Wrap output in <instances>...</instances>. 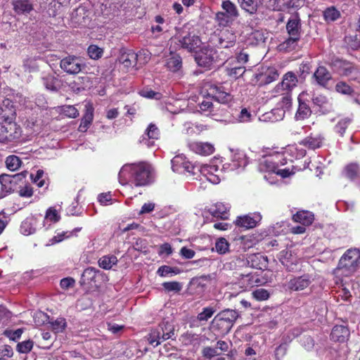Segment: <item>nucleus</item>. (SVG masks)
Wrapping results in <instances>:
<instances>
[{"instance_id": "obj_48", "label": "nucleus", "mask_w": 360, "mask_h": 360, "mask_svg": "<svg viewBox=\"0 0 360 360\" xmlns=\"http://www.w3.org/2000/svg\"><path fill=\"white\" fill-rule=\"evenodd\" d=\"M34 342L31 340H27L18 343L16 351L20 354H27L33 348Z\"/></svg>"}, {"instance_id": "obj_25", "label": "nucleus", "mask_w": 360, "mask_h": 360, "mask_svg": "<svg viewBox=\"0 0 360 360\" xmlns=\"http://www.w3.org/2000/svg\"><path fill=\"white\" fill-rule=\"evenodd\" d=\"M229 207L222 202H217L209 209L210 213L214 217L226 219L229 217Z\"/></svg>"}, {"instance_id": "obj_42", "label": "nucleus", "mask_w": 360, "mask_h": 360, "mask_svg": "<svg viewBox=\"0 0 360 360\" xmlns=\"http://www.w3.org/2000/svg\"><path fill=\"white\" fill-rule=\"evenodd\" d=\"M0 184L1 185V191H0V199L6 196L11 191V186L8 185L11 184L10 176L8 175L3 174L0 176Z\"/></svg>"}, {"instance_id": "obj_55", "label": "nucleus", "mask_w": 360, "mask_h": 360, "mask_svg": "<svg viewBox=\"0 0 360 360\" xmlns=\"http://www.w3.org/2000/svg\"><path fill=\"white\" fill-rule=\"evenodd\" d=\"M324 18L327 21H335L340 18V13L334 7L327 8L323 13Z\"/></svg>"}, {"instance_id": "obj_44", "label": "nucleus", "mask_w": 360, "mask_h": 360, "mask_svg": "<svg viewBox=\"0 0 360 360\" xmlns=\"http://www.w3.org/2000/svg\"><path fill=\"white\" fill-rule=\"evenodd\" d=\"M274 96L281 95L282 96L281 100L278 102V105L285 110V112L288 110L291 105V96L289 93L280 92L274 93Z\"/></svg>"}, {"instance_id": "obj_61", "label": "nucleus", "mask_w": 360, "mask_h": 360, "mask_svg": "<svg viewBox=\"0 0 360 360\" xmlns=\"http://www.w3.org/2000/svg\"><path fill=\"white\" fill-rule=\"evenodd\" d=\"M252 115L246 108H243L236 115V120L238 122H248L251 120Z\"/></svg>"}, {"instance_id": "obj_35", "label": "nucleus", "mask_w": 360, "mask_h": 360, "mask_svg": "<svg viewBox=\"0 0 360 360\" xmlns=\"http://www.w3.org/2000/svg\"><path fill=\"white\" fill-rule=\"evenodd\" d=\"M221 8L224 13L233 20L239 16V12L237 6L230 0L224 1L221 4Z\"/></svg>"}, {"instance_id": "obj_46", "label": "nucleus", "mask_w": 360, "mask_h": 360, "mask_svg": "<svg viewBox=\"0 0 360 360\" xmlns=\"http://www.w3.org/2000/svg\"><path fill=\"white\" fill-rule=\"evenodd\" d=\"M6 165L9 170L16 171L21 165V160L16 155H9L6 159Z\"/></svg>"}, {"instance_id": "obj_45", "label": "nucleus", "mask_w": 360, "mask_h": 360, "mask_svg": "<svg viewBox=\"0 0 360 360\" xmlns=\"http://www.w3.org/2000/svg\"><path fill=\"white\" fill-rule=\"evenodd\" d=\"M230 244L224 238H220L215 242V250L220 255H224L229 251Z\"/></svg>"}, {"instance_id": "obj_7", "label": "nucleus", "mask_w": 360, "mask_h": 360, "mask_svg": "<svg viewBox=\"0 0 360 360\" xmlns=\"http://www.w3.org/2000/svg\"><path fill=\"white\" fill-rule=\"evenodd\" d=\"M217 51L210 46L200 48L195 54V60L199 66L210 68L217 61Z\"/></svg>"}, {"instance_id": "obj_43", "label": "nucleus", "mask_w": 360, "mask_h": 360, "mask_svg": "<svg viewBox=\"0 0 360 360\" xmlns=\"http://www.w3.org/2000/svg\"><path fill=\"white\" fill-rule=\"evenodd\" d=\"M300 37L289 36L283 43L280 45V49L285 51H290L295 49L297 44V41L300 39Z\"/></svg>"}, {"instance_id": "obj_1", "label": "nucleus", "mask_w": 360, "mask_h": 360, "mask_svg": "<svg viewBox=\"0 0 360 360\" xmlns=\"http://www.w3.org/2000/svg\"><path fill=\"white\" fill-rule=\"evenodd\" d=\"M307 167L308 165H304L303 169ZM259 169L263 172L276 174L284 179L292 176L302 168L297 165H288L285 151L271 149L259 159Z\"/></svg>"}, {"instance_id": "obj_30", "label": "nucleus", "mask_w": 360, "mask_h": 360, "mask_svg": "<svg viewBox=\"0 0 360 360\" xmlns=\"http://www.w3.org/2000/svg\"><path fill=\"white\" fill-rule=\"evenodd\" d=\"M307 95V94L306 92H302L299 95V107L295 114V117L297 120H304L311 114V110L309 107L306 103L301 101L302 99H304V97Z\"/></svg>"}, {"instance_id": "obj_23", "label": "nucleus", "mask_w": 360, "mask_h": 360, "mask_svg": "<svg viewBox=\"0 0 360 360\" xmlns=\"http://www.w3.org/2000/svg\"><path fill=\"white\" fill-rule=\"evenodd\" d=\"M349 336V329L344 326H335L333 327L330 337L336 342H344L347 341Z\"/></svg>"}, {"instance_id": "obj_59", "label": "nucleus", "mask_w": 360, "mask_h": 360, "mask_svg": "<svg viewBox=\"0 0 360 360\" xmlns=\"http://www.w3.org/2000/svg\"><path fill=\"white\" fill-rule=\"evenodd\" d=\"M253 297L257 301H264L269 299V292L264 288H259L252 292Z\"/></svg>"}, {"instance_id": "obj_52", "label": "nucleus", "mask_w": 360, "mask_h": 360, "mask_svg": "<svg viewBox=\"0 0 360 360\" xmlns=\"http://www.w3.org/2000/svg\"><path fill=\"white\" fill-rule=\"evenodd\" d=\"M351 119L349 117H345L339 120L338 124L335 127V130L340 136H343L346 129L351 122Z\"/></svg>"}, {"instance_id": "obj_3", "label": "nucleus", "mask_w": 360, "mask_h": 360, "mask_svg": "<svg viewBox=\"0 0 360 360\" xmlns=\"http://www.w3.org/2000/svg\"><path fill=\"white\" fill-rule=\"evenodd\" d=\"M118 178L122 185L131 183L136 186H146L152 181V168L146 163L127 164L121 168Z\"/></svg>"}, {"instance_id": "obj_38", "label": "nucleus", "mask_w": 360, "mask_h": 360, "mask_svg": "<svg viewBox=\"0 0 360 360\" xmlns=\"http://www.w3.org/2000/svg\"><path fill=\"white\" fill-rule=\"evenodd\" d=\"M43 83L46 89L52 91H56L60 87L59 80L53 75H46L43 77Z\"/></svg>"}, {"instance_id": "obj_37", "label": "nucleus", "mask_w": 360, "mask_h": 360, "mask_svg": "<svg viewBox=\"0 0 360 360\" xmlns=\"http://www.w3.org/2000/svg\"><path fill=\"white\" fill-rule=\"evenodd\" d=\"M162 332V340L173 339L174 338V325L169 322H162L159 325Z\"/></svg>"}, {"instance_id": "obj_2", "label": "nucleus", "mask_w": 360, "mask_h": 360, "mask_svg": "<svg viewBox=\"0 0 360 360\" xmlns=\"http://www.w3.org/2000/svg\"><path fill=\"white\" fill-rule=\"evenodd\" d=\"M232 163L229 167L222 165L223 160L219 158H214L208 164L202 165L200 167V173L206 177L207 180L213 184H217L221 179L224 178V170L233 171L243 169L248 160L243 151L237 150L232 156Z\"/></svg>"}, {"instance_id": "obj_19", "label": "nucleus", "mask_w": 360, "mask_h": 360, "mask_svg": "<svg viewBox=\"0 0 360 360\" xmlns=\"http://www.w3.org/2000/svg\"><path fill=\"white\" fill-rule=\"evenodd\" d=\"M313 78L319 85L326 87L328 82L332 79V75L326 67L320 65L314 72Z\"/></svg>"}, {"instance_id": "obj_24", "label": "nucleus", "mask_w": 360, "mask_h": 360, "mask_svg": "<svg viewBox=\"0 0 360 360\" xmlns=\"http://www.w3.org/2000/svg\"><path fill=\"white\" fill-rule=\"evenodd\" d=\"M240 283L243 288L247 289L250 288L254 285H260L262 281L258 275L250 272L240 275Z\"/></svg>"}, {"instance_id": "obj_63", "label": "nucleus", "mask_w": 360, "mask_h": 360, "mask_svg": "<svg viewBox=\"0 0 360 360\" xmlns=\"http://www.w3.org/2000/svg\"><path fill=\"white\" fill-rule=\"evenodd\" d=\"M97 200L101 205H108V204L112 203V198L110 192L99 194Z\"/></svg>"}, {"instance_id": "obj_47", "label": "nucleus", "mask_w": 360, "mask_h": 360, "mask_svg": "<svg viewBox=\"0 0 360 360\" xmlns=\"http://www.w3.org/2000/svg\"><path fill=\"white\" fill-rule=\"evenodd\" d=\"M285 153L290 154L296 159H300L305 155L306 150L298 146H289L285 150Z\"/></svg>"}, {"instance_id": "obj_54", "label": "nucleus", "mask_w": 360, "mask_h": 360, "mask_svg": "<svg viewBox=\"0 0 360 360\" xmlns=\"http://www.w3.org/2000/svg\"><path fill=\"white\" fill-rule=\"evenodd\" d=\"M242 243L245 249H248L258 243L259 239L255 235L245 236L241 238Z\"/></svg>"}, {"instance_id": "obj_16", "label": "nucleus", "mask_w": 360, "mask_h": 360, "mask_svg": "<svg viewBox=\"0 0 360 360\" xmlns=\"http://www.w3.org/2000/svg\"><path fill=\"white\" fill-rule=\"evenodd\" d=\"M189 149L198 155L207 156L214 152V145L209 142L193 141L188 143Z\"/></svg>"}, {"instance_id": "obj_36", "label": "nucleus", "mask_w": 360, "mask_h": 360, "mask_svg": "<svg viewBox=\"0 0 360 360\" xmlns=\"http://www.w3.org/2000/svg\"><path fill=\"white\" fill-rule=\"evenodd\" d=\"M238 4L241 9L251 15L256 13L257 11L258 4L256 0H238Z\"/></svg>"}, {"instance_id": "obj_12", "label": "nucleus", "mask_w": 360, "mask_h": 360, "mask_svg": "<svg viewBox=\"0 0 360 360\" xmlns=\"http://www.w3.org/2000/svg\"><path fill=\"white\" fill-rule=\"evenodd\" d=\"M82 60L75 56H68L61 60L60 68L68 74H77L82 70Z\"/></svg>"}, {"instance_id": "obj_49", "label": "nucleus", "mask_w": 360, "mask_h": 360, "mask_svg": "<svg viewBox=\"0 0 360 360\" xmlns=\"http://www.w3.org/2000/svg\"><path fill=\"white\" fill-rule=\"evenodd\" d=\"M212 97L208 96L200 103V111L206 115H209L214 107L212 102Z\"/></svg>"}, {"instance_id": "obj_9", "label": "nucleus", "mask_w": 360, "mask_h": 360, "mask_svg": "<svg viewBox=\"0 0 360 360\" xmlns=\"http://www.w3.org/2000/svg\"><path fill=\"white\" fill-rule=\"evenodd\" d=\"M172 169L173 172L183 174V173H190L195 174L194 169H198L200 172V167L193 166L183 155H176L171 160Z\"/></svg>"}, {"instance_id": "obj_33", "label": "nucleus", "mask_w": 360, "mask_h": 360, "mask_svg": "<svg viewBox=\"0 0 360 360\" xmlns=\"http://www.w3.org/2000/svg\"><path fill=\"white\" fill-rule=\"evenodd\" d=\"M285 113V110L278 105L277 108L264 114L262 115V120L269 121L271 122H278L283 119Z\"/></svg>"}, {"instance_id": "obj_14", "label": "nucleus", "mask_w": 360, "mask_h": 360, "mask_svg": "<svg viewBox=\"0 0 360 360\" xmlns=\"http://www.w3.org/2000/svg\"><path fill=\"white\" fill-rule=\"evenodd\" d=\"M313 280L314 279L311 275L304 274L290 279L287 283V287L290 290H303L311 283Z\"/></svg>"}, {"instance_id": "obj_32", "label": "nucleus", "mask_w": 360, "mask_h": 360, "mask_svg": "<svg viewBox=\"0 0 360 360\" xmlns=\"http://www.w3.org/2000/svg\"><path fill=\"white\" fill-rule=\"evenodd\" d=\"M236 34L230 30H225L221 33V36L219 39V44L221 48H229L232 47L236 41Z\"/></svg>"}, {"instance_id": "obj_5", "label": "nucleus", "mask_w": 360, "mask_h": 360, "mask_svg": "<svg viewBox=\"0 0 360 360\" xmlns=\"http://www.w3.org/2000/svg\"><path fill=\"white\" fill-rule=\"evenodd\" d=\"M360 266V251L356 248L349 249L341 257L335 270L337 276H349Z\"/></svg>"}, {"instance_id": "obj_27", "label": "nucleus", "mask_w": 360, "mask_h": 360, "mask_svg": "<svg viewBox=\"0 0 360 360\" xmlns=\"http://www.w3.org/2000/svg\"><path fill=\"white\" fill-rule=\"evenodd\" d=\"M278 77V71L274 68H269L257 76L258 81L263 84H268L275 81Z\"/></svg>"}, {"instance_id": "obj_10", "label": "nucleus", "mask_w": 360, "mask_h": 360, "mask_svg": "<svg viewBox=\"0 0 360 360\" xmlns=\"http://www.w3.org/2000/svg\"><path fill=\"white\" fill-rule=\"evenodd\" d=\"M298 79L295 73L288 72L283 75V80L278 84L273 90V93L285 92L290 94L291 91L297 86Z\"/></svg>"}, {"instance_id": "obj_20", "label": "nucleus", "mask_w": 360, "mask_h": 360, "mask_svg": "<svg viewBox=\"0 0 360 360\" xmlns=\"http://www.w3.org/2000/svg\"><path fill=\"white\" fill-rule=\"evenodd\" d=\"M159 134L158 127L153 124H150L140 141L143 145L150 147L153 145L154 140L158 139Z\"/></svg>"}, {"instance_id": "obj_53", "label": "nucleus", "mask_w": 360, "mask_h": 360, "mask_svg": "<svg viewBox=\"0 0 360 360\" xmlns=\"http://www.w3.org/2000/svg\"><path fill=\"white\" fill-rule=\"evenodd\" d=\"M60 219L58 212L54 207H49L45 214V221H49L52 223H56Z\"/></svg>"}, {"instance_id": "obj_22", "label": "nucleus", "mask_w": 360, "mask_h": 360, "mask_svg": "<svg viewBox=\"0 0 360 360\" xmlns=\"http://www.w3.org/2000/svg\"><path fill=\"white\" fill-rule=\"evenodd\" d=\"M314 105L320 108L323 113L330 112L333 109V103L330 98L322 94L314 95L312 98Z\"/></svg>"}, {"instance_id": "obj_39", "label": "nucleus", "mask_w": 360, "mask_h": 360, "mask_svg": "<svg viewBox=\"0 0 360 360\" xmlns=\"http://www.w3.org/2000/svg\"><path fill=\"white\" fill-rule=\"evenodd\" d=\"M118 260L114 255H105L100 258L98 265L104 269H110L114 265H116Z\"/></svg>"}, {"instance_id": "obj_60", "label": "nucleus", "mask_w": 360, "mask_h": 360, "mask_svg": "<svg viewBox=\"0 0 360 360\" xmlns=\"http://www.w3.org/2000/svg\"><path fill=\"white\" fill-rule=\"evenodd\" d=\"M216 20L220 26L226 27L233 20L229 18L224 12H218L216 14Z\"/></svg>"}, {"instance_id": "obj_41", "label": "nucleus", "mask_w": 360, "mask_h": 360, "mask_svg": "<svg viewBox=\"0 0 360 360\" xmlns=\"http://www.w3.org/2000/svg\"><path fill=\"white\" fill-rule=\"evenodd\" d=\"M157 273L161 277H167L179 274L181 270L178 267L163 265L158 268Z\"/></svg>"}, {"instance_id": "obj_29", "label": "nucleus", "mask_w": 360, "mask_h": 360, "mask_svg": "<svg viewBox=\"0 0 360 360\" xmlns=\"http://www.w3.org/2000/svg\"><path fill=\"white\" fill-rule=\"evenodd\" d=\"M13 10L18 14H27L33 10L32 3L29 0L13 1Z\"/></svg>"}, {"instance_id": "obj_26", "label": "nucleus", "mask_w": 360, "mask_h": 360, "mask_svg": "<svg viewBox=\"0 0 360 360\" xmlns=\"http://www.w3.org/2000/svg\"><path fill=\"white\" fill-rule=\"evenodd\" d=\"M300 29L301 24L300 18L297 15L291 16L286 25V30L289 36L300 37Z\"/></svg>"}, {"instance_id": "obj_57", "label": "nucleus", "mask_w": 360, "mask_h": 360, "mask_svg": "<svg viewBox=\"0 0 360 360\" xmlns=\"http://www.w3.org/2000/svg\"><path fill=\"white\" fill-rule=\"evenodd\" d=\"M215 312V309L212 307H205L203 309L202 311L198 314V319L200 321H207L209 319H210L214 313Z\"/></svg>"}, {"instance_id": "obj_11", "label": "nucleus", "mask_w": 360, "mask_h": 360, "mask_svg": "<svg viewBox=\"0 0 360 360\" xmlns=\"http://www.w3.org/2000/svg\"><path fill=\"white\" fill-rule=\"evenodd\" d=\"M262 218V217L259 212L250 213L238 217L235 224L236 226L246 229H253L259 224Z\"/></svg>"}, {"instance_id": "obj_15", "label": "nucleus", "mask_w": 360, "mask_h": 360, "mask_svg": "<svg viewBox=\"0 0 360 360\" xmlns=\"http://www.w3.org/2000/svg\"><path fill=\"white\" fill-rule=\"evenodd\" d=\"M142 55L145 56V58H148V51H140L139 53H135L132 51H128L124 52L120 56V62L125 67H134L136 65L137 61L140 59Z\"/></svg>"}, {"instance_id": "obj_4", "label": "nucleus", "mask_w": 360, "mask_h": 360, "mask_svg": "<svg viewBox=\"0 0 360 360\" xmlns=\"http://www.w3.org/2000/svg\"><path fill=\"white\" fill-rule=\"evenodd\" d=\"M13 105L8 110L2 109L0 113V139L12 141L21 134L20 127L15 122V113Z\"/></svg>"}, {"instance_id": "obj_34", "label": "nucleus", "mask_w": 360, "mask_h": 360, "mask_svg": "<svg viewBox=\"0 0 360 360\" xmlns=\"http://www.w3.org/2000/svg\"><path fill=\"white\" fill-rule=\"evenodd\" d=\"M292 219L297 223L307 226L310 225L314 219L311 212L304 210L297 212L293 215Z\"/></svg>"}, {"instance_id": "obj_8", "label": "nucleus", "mask_w": 360, "mask_h": 360, "mask_svg": "<svg viewBox=\"0 0 360 360\" xmlns=\"http://www.w3.org/2000/svg\"><path fill=\"white\" fill-rule=\"evenodd\" d=\"M172 42L177 44L178 47L184 49L189 52H195V54L201 48L202 44V41L198 36L191 35V34H188L182 37H175L172 39Z\"/></svg>"}, {"instance_id": "obj_51", "label": "nucleus", "mask_w": 360, "mask_h": 360, "mask_svg": "<svg viewBox=\"0 0 360 360\" xmlns=\"http://www.w3.org/2000/svg\"><path fill=\"white\" fill-rule=\"evenodd\" d=\"M162 286L168 292H179L183 287L182 284L177 281L165 282L162 283Z\"/></svg>"}, {"instance_id": "obj_17", "label": "nucleus", "mask_w": 360, "mask_h": 360, "mask_svg": "<svg viewBox=\"0 0 360 360\" xmlns=\"http://www.w3.org/2000/svg\"><path fill=\"white\" fill-rule=\"evenodd\" d=\"M207 91L208 96L218 103H226L231 100V96L224 91V87L221 86L210 85Z\"/></svg>"}, {"instance_id": "obj_21", "label": "nucleus", "mask_w": 360, "mask_h": 360, "mask_svg": "<svg viewBox=\"0 0 360 360\" xmlns=\"http://www.w3.org/2000/svg\"><path fill=\"white\" fill-rule=\"evenodd\" d=\"M166 67L172 72H179L181 70L182 60L181 56L175 53L171 52L166 58Z\"/></svg>"}, {"instance_id": "obj_6", "label": "nucleus", "mask_w": 360, "mask_h": 360, "mask_svg": "<svg viewBox=\"0 0 360 360\" xmlns=\"http://www.w3.org/2000/svg\"><path fill=\"white\" fill-rule=\"evenodd\" d=\"M238 316L236 310H223L214 316L212 321L213 327L217 328L221 333L226 334L231 330Z\"/></svg>"}, {"instance_id": "obj_56", "label": "nucleus", "mask_w": 360, "mask_h": 360, "mask_svg": "<svg viewBox=\"0 0 360 360\" xmlns=\"http://www.w3.org/2000/svg\"><path fill=\"white\" fill-rule=\"evenodd\" d=\"M359 171V167L356 164H349L345 169V174L349 179H353L356 176Z\"/></svg>"}, {"instance_id": "obj_58", "label": "nucleus", "mask_w": 360, "mask_h": 360, "mask_svg": "<svg viewBox=\"0 0 360 360\" xmlns=\"http://www.w3.org/2000/svg\"><path fill=\"white\" fill-rule=\"evenodd\" d=\"M335 90L337 92L345 95H349L353 91L351 86L344 82H338L335 85Z\"/></svg>"}, {"instance_id": "obj_50", "label": "nucleus", "mask_w": 360, "mask_h": 360, "mask_svg": "<svg viewBox=\"0 0 360 360\" xmlns=\"http://www.w3.org/2000/svg\"><path fill=\"white\" fill-rule=\"evenodd\" d=\"M52 330L56 333L62 332L66 327V321L63 317L56 319L54 321L49 322Z\"/></svg>"}, {"instance_id": "obj_31", "label": "nucleus", "mask_w": 360, "mask_h": 360, "mask_svg": "<svg viewBox=\"0 0 360 360\" xmlns=\"http://www.w3.org/2000/svg\"><path fill=\"white\" fill-rule=\"evenodd\" d=\"M37 220L34 217H27L21 224L20 231L25 236H29L36 231Z\"/></svg>"}, {"instance_id": "obj_62", "label": "nucleus", "mask_w": 360, "mask_h": 360, "mask_svg": "<svg viewBox=\"0 0 360 360\" xmlns=\"http://www.w3.org/2000/svg\"><path fill=\"white\" fill-rule=\"evenodd\" d=\"M23 68L25 71L31 72L37 70L38 68V65L37 64V61L35 59L27 58L25 59L23 62Z\"/></svg>"}, {"instance_id": "obj_18", "label": "nucleus", "mask_w": 360, "mask_h": 360, "mask_svg": "<svg viewBox=\"0 0 360 360\" xmlns=\"http://www.w3.org/2000/svg\"><path fill=\"white\" fill-rule=\"evenodd\" d=\"M331 66L334 71L344 76H349L355 70L352 63L339 58L333 60Z\"/></svg>"}, {"instance_id": "obj_28", "label": "nucleus", "mask_w": 360, "mask_h": 360, "mask_svg": "<svg viewBox=\"0 0 360 360\" xmlns=\"http://www.w3.org/2000/svg\"><path fill=\"white\" fill-rule=\"evenodd\" d=\"M323 137L319 135H310L307 136L300 142V145L303 146L309 149H316L321 146Z\"/></svg>"}, {"instance_id": "obj_64", "label": "nucleus", "mask_w": 360, "mask_h": 360, "mask_svg": "<svg viewBox=\"0 0 360 360\" xmlns=\"http://www.w3.org/2000/svg\"><path fill=\"white\" fill-rule=\"evenodd\" d=\"M62 110L63 113L68 117L75 118L79 115L77 109L73 105L63 106Z\"/></svg>"}, {"instance_id": "obj_13", "label": "nucleus", "mask_w": 360, "mask_h": 360, "mask_svg": "<svg viewBox=\"0 0 360 360\" xmlns=\"http://www.w3.org/2000/svg\"><path fill=\"white\" fill-rule=\"evenodd\" d=\"M238 262H244L248 266L257 269H265L268 266L267 257L261 254H251L247 257H240Z\"/></svg>"}, {"instance_id": "obj_40", "label": "nucleus", "mask_w": 360, "mask_h": 360, "mask_svg": "<svg viewBox=\"0 0 360 360\" xmlns=\"http://www.w3.org/2000/svg\"><path fill=\"white\" fill-rule=\"evenodd\" d=\"M162 334L161 329L159 326L158 328L151 330L148 338L149 343L153 346L156 347L165 341V340H162Z\"/></svg>"}]
</instances>
